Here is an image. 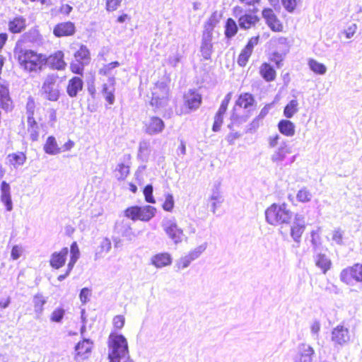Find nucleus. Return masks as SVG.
<instances>
[{
  "label": "nucleus",
  "instance_id": "obj_59",
  "mask_svg": "<svg viewBox=\"0 0 362 362\" xmlns=\"http://www.w3.org/2000/svg\"><path fill=\"white\" fill-rule=\"evenodd\" d=\"M181 59L180 53L176 52L173 55L170 56L167 59V63L173 67H176Z\"/></svg>",
  "mask_w": 362,
  "mask_h": 362
},
{
  "label": "nucleus",
  "instance_id": "obj_34",
  "mask_svg": "<svg viewBox=\"0 0 362 362\" xmlns=\"http://www.w3.org/2000/svg\"><path fill=\"white\" fill-rule=\"evenodd\" d=\"M93 343L90 339L79 341L75 347L77 356H83L91 351Z\"/></svg>",
  "mask_w": 362,
  "mask_h": 362
},
{
  "label": "nucleus",
  "instance_id": "obj_19",
  "mask_svg": "<svg viewBox=\"0 0 362 362\" xmlns=\"http://www.w3.org/2000/svg\"><path fill=\"white\" fill-rule=\"evenodd\" d=\"M291 147L286 142H283L271 156V160L279 165L286 160V156L291 153Z\"/></svg>",
  "mask_w": 362,
  "mask_h": 362
},
{
  "label": "nucleus",
  "instance_id": "obj_45",
  "mask_svg": "<svg viewBox=\"0 0 362 362\" xmlns=\"http://www.w3.org/2000/svg\"><path fill=\"white\" fill-rule=\"evenodd\" d=\"M117 172L119 175H117L118 180H124L129 173V166L124 163L118 164L117 168Z\"/></svg>",
  "mask_w": 362,
  "mask_h": 362
},
{
  "label": "nucleus",
  "instance_id": "obj_33",
  "mask_svg": "<svg viewBox=\"0 0 362 362\" xmlns=\"http://www.w3.org/2000/svg\"><path fill=\"white\" fill-rule=\"evenodd\" d=\"M1 202L6 206L7 211H11L12 209V202L10 197V187L8 185L3 182L1 184Z\"/></svg>",
  "mask_w": 362,
  "mask_h": 362
},
{
  "label": "nucleus",
  "instance_id": "obj_3",
  "mask_svg": "<svg viewBox=\"0 0 362 362\" xmlns=\"http://www.w3.org/2000/svg\"><path fill=\"white\" fill-rule=\"evenodd\" d=\"M45 64V56L29 50L24 52V71H28L32 77L40 74Z\"/></svg>",
  "mask_w": 362,
  "mask_h": 362
},
{
  "label": "nucleus",
  "instance_id": "obj_47",
  "mask_svg": "<svg viewBox=\"0 0 362 362\" xmlns=\"http://www.w3.org/2000/svg\"><path fill=\"white\" fill-rule=\"evenodd\" d=\"M296 198L300 202H308L310 201L312 194L306 188H303L298 192Z\"/></svg>",
  "mask_w": 362,
  "mask_h": 362
},
{
  "label": "nucleus",
  "instance_id": "obj_8",
  "mask_svg": "<svg viewBox=\"0 0 362 362\" xmlns=\"http://www.w3.org/2000/svg\"><path fill=\"white\" fill-rule=\"evenodd\" d=\"M339 277L342 282L348 285H354L355 282H362V264H356L344 269Z\"/></svg>",
  "mask_w": 362,
  "mask_h": 362
},
{
  "label": "nucleus",
  "instance_id": "obj_30",
  "mask_svg": "<svg viewBox=\"0 0 362 362\" xmlns=\"http://www.w3.org/2000/svg\"><path fill=\"white\" fill-rule=\"evenodd\" d=\"M259 73L262 77L267 81H273L276 78V71L274 68L267 63L261 65Z\"/></svg>",
  "mask_w": 362,
  "mask_h": 362
},
{
  "label": "nucleus",
  "instance_id": "obj_55",
  "mask_svg": "<svg viewBox=\"0 0 362 362\" xmlns=\"http://www.w3.org/2000/svg\"><path fill=\"white\" fill-rule=\"evenodd\" d=\"M144 194L147 202L152 204L156 202L153 197V186L151 185H148L145 187L144 189Z\"/></svg>",
  "mask_w": 362,
  "mask_h": 362
},
{
  "label": "nucleus",
  "instance_id": "obj_14",
  "mask_svg": "<svg viewBox=\"0 0 362 362\" xmlns=\"http://www.w3.org/2000/svg\"><path fill=\"white\" fill-rule=\"evenodd\" d=\"M184 103L190 111L196 110L202 103V96L196 90L190 89L184 95Z\"/></svg>",
  "mask_w": 362,
  "mask_h": 362
},
{
  "label": "nucleus",
  "instance_id": "obj_10",
  "mask_svg": "<svg viewBox=\"0 0 362 362\" xmlns=\"http://www.w3.org/2000/svg\"><path fill=\"white\" fill-rule=\"evenodd\" d=\"M305 217L302 214H296L294 216L293 221L291 226L290 235L297 247L299 246L301 241V236L305 230Z\"/></svg>",
  "mask_w": 362,
  "mask_h": 362
},
{
  "label": "nucleus",
  "instance_id": "obj_6",
  "mask_svg": "<svg viewBox=\"0 0 362 362\" xmlns=\"http://www.w3.org/2000/svg\"><path fill=\"white\" fill-rule=\"evenodd\" d=\"M156 209L152 206H132L125 210V216L133 221H148L156 214Z\"/></svg>",
  "mask_w": 362,
  "mask_h": 362
},
{
  "label": "nucleus",
  "instance_id": "obj_64",
  "mask_svg": "<svg viewBox=\"0 0 362 362\" xmlns=\"http://www.w3.org/2000/svg\"><path fill=\"white\" fill-rule=\"evenodd\" d=\"M261 122H262V121L259 119H258L257 117H255L252 121V122L249 124L247 132H255L259 127Z\"/></svg>",
  "mask_w": 362,
  "mask_h": 362
},
{
  "label": "nucleus",
  "instance_id": "obj_13",
  "mask_svg": "<svg viewBox=\"0 0 362 362\" xmlns=\"http://www.w3.org/2000/svg\"><path fill=\"white\" fill-rule=\"evenodd\" d=\"M76 26L71 21L59 23L53 29V34L57 37L72 36L76 33Z\"/></svg>",
  "mask_w": 362,
  "mask_h": 362
},
{
  "label": "nucleus",
  "instance_id": "obj_31",
  "mask_svg": "<svg viewBox=\"0 0 362 362\" xmlns=\"http://www.w3.org/2000/svg\"><path fill=\"white\" fill-rule=\"evenodd\" d=\"M116 230L117 233L121 234L122 236L125 237L127 239L131 240L134 237V233L127 221H122L120 223L116 225Z\"/></svg>",
  "mask_w": 362,
  "mask_h": 362
},
{
  "label": "nucleus",
  "instance_id": "obj_40",
  "mask_svg": "<svg viewBox=\"0 0 362 362\" xmlns=\"http://www.w3.org/2000/svg\"><path fill=\"white\" fill-rule=\"evenodd\" d=\"M238 32L236 23L232 18H228L226 21L225 35L227 38L233 37Z\"/></svg>",
  "mask_w": 362,
  "mask_h": 362
},
{
  "label": "nucleus",
  "instance_id": "obj_60",
  "mask_svg": "<svg viewBox=\"0 0 362 362\" xmlns=\"http://www.w3.org/2000/svg\"><path fill=\"white\" fill-rule=\"evenodd\" d=\"M223 116L219 115L218 114H216L214 117V122L212 127V130L214 132H218L221 129V127L223 124Z\"/></svg>",
  "mask_w": 362,
  "mask_h": 362
},
{
  "label": "nucleus",
  "instance_id": "obj_26",
  "mask_svg": "<svg viewBox=\"0 0 362 362\" xmlns=\"http://www.w3.org/2000/svg\"><path fill=\"white\" fill-rule=\"evenodd\" d=\"M259 21L257 16L245 13L238 18V24L242 29H249Z\"/></svg>",
  "mask_w": 362,
  "mask_h": 362
},
{
  "label": "nucleus",
  "instance_id": "obj_49",
  "mask_svg": "<svg viewBox=\"0 0 362 362\" xmlns=\"http://www.w3.org/2000/svg\"><path fill=\"white\" fill-rule=\"evenodd\" d=\"M23 29V19L21 18H15L9 23V30L12 33H20Z\"/></svg>",
  "mask_w": 362,
  "mask_h": 362
},
{
  "label": "nucleus",
  "instance_id": "obj_56",
  "mask_svg": "<svg viewBox=\"0 0 362 362\" xmlns=\"http://www.w3.org/2000/svg\"><path fill=\"white\" fill-rule=\"evenodd\" d=\"M124 322L125 318L121 315L115 316L112 320L114 327L117 329H121L124 327Z\"/></svg>",
  "mask_w": 362,
  "mask_h": 362
},
{
  "label": "nucleus",
  "instance_id": "obj_1",
  "mask_svg": "<svg viewBox=\"0 0 362 362\" xmlns=\"http://www.w3.org/2000/svg\"><path fill=\"white\" fill-rule=\"evenodd\" d=\"M107 348L109 362H121V360L130 357L127 339L121 334H110Z\"/></svg>",
  "mask_w": 362,
  "mask_h": 362
},
{
  "label": "nucleus",
  "instance_id": "obj_52",
  "mask_svg": "<svg viewBox=\"0 0 362 362\" xmlns=\"http://www.w3.org/2000/svg\"><path fill=\"white\" fill-rule=\"evenodd\" d=\"M86 64V62L76 61L71 64L70 68L73 73L77 74H82L83 66Z\"/></svg>",
  "mask_w": 362,
  "mask_h": 362
},
{
  "label": "nucleus",
  "instance_id": "obj_15",
  "mask_svg": "<svg viewBox=\"0 0 362 362\" xmlns=\"http://www.w3.org/2000/svg\"><path fill=\"white\" fill-rule=\"evenodd\" d=\"M165 128L164 122L158 117L153 116L145 123V132L149 135L160 134Z\"/></svg>",
  "mask_w": 362,
  "mask_h": 362
},
{
  "label": "nucleus",
  "instance_id": "obj_29",
  "mask_svg": "<svg viewBox=\"0 0 362 362\" xmlns=\"http://www.w3.org/2000/svg\"><path fill=\"white\" fill-rule=\"evenodd\" d=\"M255 100L253 95L248 93H242L235 102V105L245 109L253 106Z\"/></svg>",
  "mask_w": 362,
  "mask_h": 362
},
{
  "label": "nucleus",
  "instance_id": "obj_62",
  "mask_svg": "<svg viewBox=\"0 0 362 362\" xmlns=\"http://www.w3.org/2000/svg\"><path fill=\"white\" fill-rule=\"evenodd\" d=\"M284 7L289 12L293 11L296 6V0H281Z\"/></svg>",
  "mask_w": 362,
  "mask_h": 362
},
{
  "label": "nucleus",
  "instance_id": "obj_51",
  "mask_svg": "<svg viewBox=\"0 0 362 362\" xmlns=\"http://www.w3.org/2000/svg\"><path fill=\"white\" fill-rule=\"evenodd\" d=\"M64 313L65 311L63 308H57L54 310L51 315V321L60 322L64 317Z\"/></svg>",
  "mask_w": 362,
  "mask_h": 362
},
{
  "label": "nucleus",
  "instance_id": "obj_42",
  "mask_svg": "<svg viewBox=\"0 0 362 362\" xmlns=\"http://www.w3.org/2000/svg\"><path fill=\"white\" fill-rule=\"evenodd\" d=\"M76 61L86 62L88 63L90 59V52L85 45H81L80 49L74 54Z\"/></svg>",
  "mask_w": 362,
  "mask_h": 362
},
{
  "label": "nucleus",
  "instance_id": "obj_28",
  "mask_svg": "<svg viewBox=\"0 0 362 362\" xmlns=\"http://www.w3.org/2000/svg\"><path fill=\"white\" fill-rule=\"evenodd\" d=\"M44 151L49 155H57L62 152L61 148L58 146L56 139L53 136H49L44 145Z\"/></svg>",
  "mask_w": 362,
  "mask_h": 362
},
{
  "label": "nucleus",
  "instance_id": "obj_50",
  "mask_svg": "<svg viewBox=\"0 0 362 362\" xmlns=\"http://www.w3.org/2000/svg\"><path fill=\"white\" fill-rule=\"evenodd\" d=\"M247 118L243 117H239L235 113H233V115L230 117V123L228 125V127L233 130V128L234 126H240L243 122H246Z\"/></svg>",
  "mask_w": 362,
  "mask_h": 362
},
{
  "label": "nucleus",
  "instance_id": "obj_25",
  "mask_svg": "<svg viewBox=\"0 0 362 362\" xmlns=\"http://www.w3.org/2000/svg\"><path fill=\"white\" fill-rule=\"evenodd\" d=\"M278 129L281 134L286 136H293L295 134V124L290 120L281 119L278 124Z\"/></svg>",
  "mask_w": 362,
  "mask_h": 362
},
{
  "label": "nucleus",
  "instance_id": "obj_20",
  "mask_svg": "<svg viewBox=\"0 0 362 362\" xmlns=\"http://www.w3.org/2000/svg\"><path fill=\"white\" fill-rule=\"evenodd\" d=\"M262 16L266 20L268 26L274 31H280L282 28L281 24L276 18L272 8H264L262 11Z\"/></svg>",
  "mask_w": 362,
  "mask_h": 362
},
{
  "label": "nucleus",
  "instance_id": "obj_39",
  "mask_svg": "<svg viewBox=\"0 0 362 362\" xmlns=\"http://www.w3.org/2000/svg\"><path fill=\"white\" fill-rule=\"evenodd\" d=\"M308 66L310 69L317 74L323 75L327 71V67L325 65L313 59H310L308 61Z\"/></svg>",
  "mask_w": 362,
  "mask_h": 362
},
{
  "label": "nucleus",
  "instance_id": "obj_18",
  "mask_svg": "<svg viewBox=\"0 0 362 362\" xmlns=\"http://www.w3.org/2000/svg\"><path fill=\"white\" fill-rule=\"evenodd\" d=\"M68 254L69 249L66 247H63L59 252H53L49 259L50 266L56 269L62 267L65 264Z\"/></svg>",
  "mask_w": 362,
  "mask_h": 362
},
{
  "label": "nucleus",
  "instance_id": "obj_12",
  "mask_svg": "<svg viewBox=\"0 0 362 362\" xmlns=\"http://www.w3.org/2000/svg\"><path fill=\"white\" fill-rule=\"evenodd\" d=\"M314 354L315 351L311 346L305 343H301L298 346L294 362H313Z\"/></svg>",
  "mask_w": 362,
  "mask_h": 362
},
{
  "label": "nucleus",
  "instance_id": "obj_36",
  "mask_svg": "<svg viewBox=\"0 0 362 362\" xmlns=\"http://www.w3.org/2000/svg\"><path fill=\"white\" fill-rule=\"evenodd\" d=\"M150 155V144L147 141H141L139 143L138 158L143 162H146Z\"/></svg>",
  "mask_w": 362,
  "mask_h": 362
},
{
  "label": "nucleus",
  "instance_id": "obj_22",
  "mask_svg": "<svg viewBox=\"0 0 362 362\" xmlns=\"http://www.w3.org/2000/svg\"><path fill=\"white\" fill-rule=\"evenodd\" d=\"M83 86V80L80 77L74 76L68 82L66 93L69 97L75 98L82 90Z\"/></svg>",
  "mask_w": 362,
  "mask_h": 362
},
{
  "label": "nucleus",
  "instance_id": "obj_41",
  "mask_svg": "<svg viewBox=\"0 0 362 362\" xmlns=\"http://www.w3.org/2000/svg\"><path fill=\"white\" fill-rule=\"evenodd\" d=\"M218 21H219L217 18L216 12H214L211 15V16L208 19V21H206L205 26H204L205 33H206L207 35H212V31H213L214 28L216 27V25L218 24Z\"/></svg>",
  "mask_w": 362,
  "mask_h": 362
},
{
  "label": "nucleus",
  "instance_id": "obj_24",
  "mask_svg": "<svg viewBox=\"0 0 362 362\" xmlns=\"http://www.w3.org/2000/svg\"><path fill=\"white\" fill-rule=\"evenodd\" d=\"M0 104L2 108L6 111L10 110L12 107L8 87L1 83H0Z\"/></svg>",
  "mask_w": 362,
  "mask_h": 362
},
{
  "label": "nucleus",
  "instance_id": "obj_27",
  "mask_svg": "<svg viewBox=\"0 0 362 362\" xmlns=\"http://www.w3.org/2000/svg\"><path fill=\"white\" fill-rule=\"evenodd\" d=\"M206 34H204V37L202 38V45H201V52L202 54V57L205 59H209L211 58L212 50H213V45L211 43V35H205Z\"/></svg>",
  "mask_w": 362,
  "mask_h": 362
},
{
  "label": "nucleus",
  "instance_id": "obj_23",
  "mask_svg": "<svg viewBox=\"0 0 362 362\" xmlns=\"http://www.w3.org/2000/svg\"><path fill=\"white\" fill-rule=\"evenodd\" d=\"M151 263L156 268H162L171 264L172 257L168 252L158 253L151 258Z\"/></svg>",
  "mask_w": 362,
  "mask_h": 362
},
{
  "label": "nucleus",
  "instance_id": "obj_44",
  "mask_svg": "<svg viewBox=\"0 0 362 362\" xmlns=\"http://www.w3.org/2000/svg\"><path fill=\"white\" fill-rule=\"evenodd\" d=\"M35 310L37 313L40 314L43 310V305L46 303V299L40 294L34 296L33 298Z\"/></svg>",
  "mask_w": 362,
  "mask_h": 362
},
{
  "label": "nucleus",
  "instance_id": "obj_61",
  "mask_svg": "<svg viewBox=\"0 0 362 362\" xmlns=\"http://www.w3.org/2000/svg\"><path fill=\"white\" fill-rule=\"evenodd\" d=\"M91 292L88 288H83L81 289L79 297L80 300L83 303H86L89 300V296Z\"/></svg>",
  "mask_w": 362,
  "mask_h": 362
},
{
  "label": "nucleus",
  "instance_id": "obj_7",
  "mask_svg": "<svg viewBox=\"0 0 362 362\" xmlns=\"http://www.w3.org/2000/svg\"><path fill=\"white\" fill-rule=\"evenodd\" d=\"M161 226L170 239L175 244L182 243L184 233L182 228L178 227L175 218H165L161 223Z\"/></svg>",
  "mask_w": 362,
  "mask_h": 362
},
{
  "label": "nucleus",
  "instance_id": "obj_63",
  "mask_svg": "<svg viewBox=\"0 0 362 362\" xmlns=\"http://www.w3.org/2000/svg\"><path fill=\"white\" fill-rule=\"evenodd\" d=\"M332 240L338 245L343 244V232L339 229L336 230L333 233Z\"/></svg>",
  "mask_w": 362,
  "mask_h": 362
},
{
  "label": "nucleus",
  "instance_id": "obj_16",
  "mask_svg": "<svg viewBox=\"0 0 362 362\" xmlns=\"http://www.w3.org/2000/svg\"><path fill=\"white\" fill-rule=\"evenodd\" d=\"M45 63L53 69L64 70L66 66V63L64 60V53L62 51H57L45 57Z\"/></svg>",
  "mask_w": 362,
  "mask_h": 362
},
{
  "label": "nucleus",
  "instance_id": "obj_46",
  "mask_svg": "<svg viewBox=\"0 0 362 362\" xmlns=\"http://www.w3.org/2000/svg\"><path fill=\"white\" fill-rule=\"evenodd\" d=\"M210 200L217 202L218 204H221L223 202V197L220 190V184L215 185L213 187Z\"/></svg>",
  "mask_w": 362,
  "mask_h": 362
},
{
  "label": "nucleus",
  "instance_id": "obj_37",
  "mask_svg": "<svg viewBox=\"0 0 362 362\" xmlns=\"http://www.w3.org/2000/svg\"><path fill=\"white\" fill-rule=\"evenodd\" d=\"M298 111V102L296 99L291 100L284 107V115L286 118H291Z\"/></svg>",
  "mask_w": 362,
  "mask_h": 362
},
{
  "label": "nucleus",
  "instance_id": "obj_4",
  "mask_svg": "<svg viewBox=\"0 0 362 362\" xmlns=\"http://www.w3.org/2000/svg\"><path fill=\"white\" fill-rule=\"evenodd\" d=\"M150 104L155 109L165 107L169 101V87L165 82H157L151 90Z\"/></svg>",
  "mask_w": 362,
  "mask_h": 362
},
{
  "label": "nucleus",
  "instance_id": "obj_54",
  "mask_svg": "<svg viewBox=\"0 0 362 362\" xmlns=\"http://www.w3.org/2000/svg\"><path fill=\"white\" fill-rule=\"evenodd\" d=\"M119 66V63L118 62H113L109 63L108 64L105 65L102 69H100L99 71V73H100V74L107 76L110 74L112 69H113Z\"/></svg>",
  "mask_w": 362,
  "mask_h": 362
},
{
  "label": "nucleus",
  "instance_id": "obj_21",
  "mask_svg": "<svg viewBox=\"0 0 362 362\" xmlns=\"http://www.w3.org/2000/svg\"><path fill=\"white\" fill-rule=\"evenodd\" d=\"M115 78L110 77L106 83L103 86L102 93L110 105L115 103Z\"/></svg>",
  "mask_w": 362,
  "mask_h": 362
},
{
  "label": "nucleus",
  "instance_id": "obj_35",
  "mask_svg": "<svg viewBox=\"0 0 362 362\" xmlns=\"http://www.w3.org/2000/svg\"><path fill=\"white\" fill-rule=\"evenodd\" d=\"M320 229L318 228L316 230H313L310 232V237H311L310 242H311V245L313 247V253L316 252L321 251L322 249L321 237L320 235Z\"/></svg>",
  "mask_w": 362,
  "mask_h": 362
},
{
  "label": "nucleus",
  "instance_id": "obj_57",
  "mask_svg": "<svg viewBox=\"0 0 362 362\" xmlns=\"http://www.w3.org/2000/svg\"><path fill=\"white\" fill-rule=\"evenodd\" d=\"M192 262V260L189 257V255H186L185 256L181 257L178 260L177 264V267L179 269H184L188 267Z\"/></svg>",
  "mask_w": 362,
  "mask_h": 362
},
{
  "label": "nucleus",
  "instance_id": "obj_48",
  "mask_svg": "<svg viewBox=\"0 0 362 362\" xmlns=\"http://www.w3.org/2000/svg\"><path fill=\"white\" fill-rule=\"evenodd\" d=\"M207 245L206 243H204L194 250H191L187 255L191 258L192 261L197 259L204 251L206 249Z\"/></svg>",
  "mask_w": 362,
  "mask_h": 362
},
{
  "label": "nucleus",
  "instance_id": "obj_53",
  "mask_svg": "<svg viewBox=\"0 0 362 362\" xmlns=\"http://www.w3.org/2000/svg\"><path fill=\"white\" fill-rule=\"evenodd\" d=\"M174 207V199L171 194L165 195V199L163 204V208L166 211H171Z\"/></svg>",
  "mask_w": 362,
  "mask_h": 362
},
{
  "label": "nucleus",
  "instance_id": "obj_9",
  "mask_svg": "<svg viewBox=\"0 0 362 362\" xmlns=\"http://www.w3.org/2000/svg\"><path fill=\"white\" fill-rule=\"evenodd\" d=\"M35 108V103L34 99L32 97H29L26 104V110L28 114L27 121L28 125V130L30 132L32 141H37L39 136L38 126L33 117L34 115Z\"/></svg>",
  "mask_w": 362,
  "mask_h": 362
},
{
  "label": "nucleus",
  "instance_id": "obj_38",
  "mask_svg": "<svg viewBox=\"0 0 362 362\" xmlns=\"http://www.w3.org/2000/svg\"><path fill=\"white\" fill-rule=\"evenodd\" d=\"M70 253H71V257H70V260L68 263V266H69V270H72L74 267V264H76V262H77V260L78 259V258L80 257L79 249H78V247L76 242H74L71 244V248H70Z\"/></svg>",
  "mask_w": 362,
  "mask_h": 362
},
{
  "label": "nucleus",
  "instance_id": "obj_5",
  "mask_svg": "<svg viewBox=\"0 0 362 362\" xmlns=\"http://www.w3.org/2000/svg\"><path fill=\"white\" fill-rule=\"evenodd\" d=\"M59 76L56 74H48L42 83L41 91L45 98L50 101H57L60 96Z\"/></svg>",
  "mask_w": 362,
  "mask_h": 362
},
{
  "label": "nucleus",
  "instance_id": "obj_17",
  "mask_svg": "<svg viewBox=\"0 0 362 362\" xmlns=\"http://www.w3.org/2000/svg\"><path fill=\"white\" fill-rule=\"evenodd\" d=\"M313 259L315 266L319 268L323 274H326L332 267V263L329 257L321 251L313 253Z\"/></svg>",
  "mask_w": 362,
  "mask_h": 362
},
{
  "label": "nucleus",
  "instance_id": "obj_11",
  "mask_svg": "<svg viewBox=\"0 0 362 362\" xmlns=\"http://www.w3.org/2000/svg\"><path fill=\"white\" fill-rule=\"evenodd\" d=\"M332 341L338 345H344L350 340V333L348 328L343 325H337L332 332Z\"/></svg>",
  "mask_w": 362,
  "mask_h": 362
},
{
  "label": "nucleus",
  "instance_id": "obj_32",
  "mask_svg": "<svg viewBox=\"0 0 362 362\" xmlns=\"http://www.w3.org/2000/svg\"><path fill=\"white\" fill-rule=\"evenodd\" d=\"M111 247L112 243L110 240L107 238H103L95 254V259L102 258L104 254H106L110 252Z\"/></svg>",
  "mask_w": 362,
  "mask_h": 362
},
{
  "label": "nucleus",
  "instance_id": "obj_43",
  "mask_svg": "<svg viewBox=\"0 0 362 362\" xmlns=\"http://www.w3.org/2000/svg\"><path fill=\"white\" fill-rule=\"evenodd\" d=\"M252 53V51L244 47L242 49V51L238 58L237 62H238V65L240 66H245L247 64L248 59L250 57Z\"/></svg>",
  "mask_w": 362,
  "mask_h": 362
},
{
  "label": "nucleus",
  "instance_id": "obj_2",
  "mask_svg": "<svg viewBox=\"0 0 362 362\" xmlns=\"http://www.w3.org/2000/svg\"><path fill=\"white\" fill-rule=\"evenodd\" d=\"M293 216V212L285 203L272 204L265 211L266 221L274 226L289 224Z\"/></svg>",
  "mask_w": 362,
  "mask_h": 362
},
{
  "label": "nucleus",
  "instance_id": "obj_58",
  "mask_svg": "<svg viewBox=\"0 0 362 362\" xmlns=\"http://www.w3.org/2000/svg\"><path fill=\"white\" fill-rule=\"evenodd\" d=\"M122 0H106V9L108 11H114L120 6Z\"/></svg>",
  "mask_w": 362,
  "mask_h": 362
}]
</instances>
